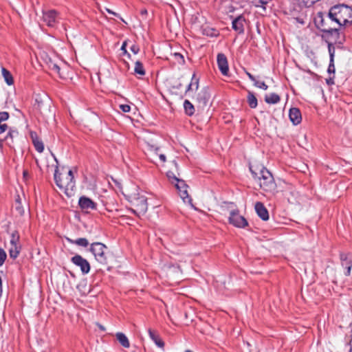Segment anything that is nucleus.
I'll use <instances>...</instances> for the list:
<instances>
[{
    "label": "nucleus",
    "mask_w": 352,
    "mask_h": 352,
    "mask_svg": "<svg viewBox=\"0 0 352 352\" xmlns=\"http://www.w3.org/2000/svg\"><path fill=\"white\" fill-rule=\"evenodd\" d=\"M332 14L331 9L328 12H318L314 21L316 28L324 32L323 37L335 43H341V30Z\"/></svg>",
    "instance_id": "obj_1"
},
{
    "label": "nucleus",
    "mask_w": 352,
    "mask_h": 352,
    "mask_svg": "<svg viewBox=\"0 0 352 352\" xmlns=\"http://www.w3.org/2000/svg\"><path fill=\"white\" fill-rule=\"evenodd\" d=\"M134 72L135 74L140 76H144L145 74V71L141 62L138 60L135 62Z\"/></svg>",
    "instance_id": "obj_25"
},
{
    "label": "nucleus",
    "mask_w": 352,
    "mask_h": 352,
    "mask_svg": "<svg viewBox=\"0 0 352 352\" xmlns=\"http://www.w3.org/2000/svg\"><path fill=\"white\" fill-rule=\"evenodd\" d=\"M8 127V126L6 124H2L0 122V134L4 133L7 130Z\"/></svg>",
    "instance_id": "obj_42"
},
{
    "label": "nucleus",
    "mask_w": 352,
    "mask_h": 352,
    "mask_svg": "<svg viewBox=\"0 0 352 352\" xmlns=\"http://www.w3.org/2000/svg\"><path fill=\"white\" fill-rule=\"evenodd\" d=\"M21 247L19 245H10L9 248V254L11 258H15L18 256Z\"/></svg>",
    "instance_id": "obj_24"
},
{
    "label": "nucleus",
    "mask_w": 352,
    "mask_h": 352,
    "mask_svg": "<svg viewBox=\"0 0 352 352\" xmlns=\"http://www.w3.org/2000/svg\"><path fill=\"white\" fill-rule=\"evenodd\" d=\"M328 50L330 56L331 62L334 61L335 47L331 43L328 42Z\"/></svg>",
    "instance_id": "obj_30"
},
{
    "label": "nucleus",
    "mask_w": 352,
    "mask_h": 352,
    "mask_svg": "<svg viewBox=\"0 0 352 352\" xmlns=\"http://www.w3.org/2000/svg\"><path fill=\"white\" fill-rule=\"evenodd\" d=\"M19 234L17 231H14L11 234L10 245H19Z\"/></svg>",
    "instance_id": "obj_26"
},
{
    "label": "nucleus",
    "mask_w": 352,
    "mask_h": 352,
    "mask_svg": "<svg viewBox=\"0 0 352 352\" xmlns=\"http://www.w3.org/2000/svg\"><path fill=\"white\" fill-rule=\"evenodd\" d=\"M173 164H174L175 168L177 170L178 169V164H177V163L175 161H173Z\"/></svg>",
    "instance_id": "obj_51"
},
{
    "label": "nucleus",
    "mask_w": 352,
    "mask_h": 352,
    "mask_svg": "<svg viewBox=\"0 0 352 352\" xmlns=\"http://www.w3.org/2000/svg\"><path fill=\"white\" fill-rule=\"evenodd\" d=\"M133 206V212L138 216L144 214L148 209L147 199L145 196L141 195L137 197H134L132 200Z\"/></svg>",
    "instance_id": "obj_6"
},
{
    "label": "nucleus",
    "mask_w": 352,
    "mask_h": 352,
    "mask_svg": "<svg viewBox=\"0 0 352 352\" xmlns=\"http://www.w3.org/2000/svg\"><path fill=\"white\" fill-rule=\"evenodd\" d=\"M195 79V74L192 75V79H191V82L188 85L187 89H186V92H188L190 91H192V90H195L194 88H193V80Z\"/></svg>",
    "instance_id": "obj_40"
},
{
    "label": "nucleus",
    "mask_w": 352,
    "mask_h": 352,
    "mask_svg": "<svg viewBox=\"0 0 352 352\" xmlns=\"http://www.w3.org/2000/svg\"><path fill=\"white\" fill-rule=\"evenodd\" d=\"M108 271H110L111 270V267H109L108 269H107Z\"/></svg>",
    "instance_id": "obj_56"
},
{
    "label": "nucleus",
    "mask_w": 352,
    "mask_h": 352,
    "mask_svg": "<svg viewBox=\"0 0 352 352\" xmlns=\"http://www.w3.org/2000/svg\"><path fill=\"white\" fill-rule=\"evenodd\" d=\"M289 119L291 122L294 124L297 125L300 123L302 120L301 113L297 108H292L289 110Z\"/></svg>",
    "instance_id": "obj_15"
},
{
    "label": "nucleus",
    "mask_w": 352,
    "mask_h": 352,
    "mask_svg": "<svg viewBox=\"0 0 352 352\" xmlns=\"http://www.w3.org/2000/svg\"><path fill=\"white\" fill-rule=\"evenodd\" d=\"M130 49L135 54H138L140 50L139 47L135 45H133Z\"/></svg>",
    "instance_id": "obj_44"
},
{
    "label": "nucleus",
    "mask_w": 352,
    "mask_h": 352,
    "mask_svg": "<svg viewBox=\"0 0 352 352\" xmlns=\"http://www.w3.org/2000/svg\"><path fill=\"white\" fill-rule=\"evenodd\" d=\"M184 107L186 113L188 116H192L195 112L194 105L188 100H186L184 102Z\"/></svg>",
    "instance_id": "obj_23"
},
{
    "label": "nucleus",
    "mask_w": 352,
    "mask_h": 352,
    "mask_svg": "<svg viewBox=\"0 0 352 352\" xmlns=\"http://www.w3.org/2000/svg\"><path fill=\"white\" fill-rule=\"evenodd\" d=\"M49 67L52 71H54L57 74H58L60 78H63V74L60 73V67L56 63L50 62V63L49 64Z\"/></svg>",
    "instance_id": "obj_29"
},
{
    "label": "nucleus",
    "mask_w": 352,
    "mask_h": 352,
    "mask_svg": "<svg viewBox=\"0 0 352 352\" xmlns=\"http://www.w3.org/2000/svg\"><path fill=\"white\" fill-rule=\"evenodd\" d=\"M30 136L36 150L39 153H42L44 150L43 142L37 137L35 132H31Z\"/></svg>",
    "instance_id": "obj_16"
},
{
    "label": "nucleus",
    "mask_w": 352,
    "mask_h": 352,
    "mask_svg": "<svg viewBox=\"0 0 352 352\" xmlns=\"http://www.w3.org/2000/svg\"><path fill=\"white\" fill-rule=\"evenodd\" d=\"M166 175L168 179L171 180L172 183H174L179 179V178L176 177L175 174L170 170L168 171Z\"/></svg>",
    "instance_id": "obj_34"
},
{
    "label": "nucleus",
    "mask_w": 352,
    "mask_h": 352,
    "mask_svg": "<svg viewBox=\"0 0 352 352\" xmlns=\"http://www.w3.org/2000/svg\"><path fill=\"white\" fill-rule=\"evenodd\" d=\"M99 327H100L102 330H104V328L102 325H99Z\"/></svg>",
    "instance_id": "obj_54"
},
{
    "label": "nucleus",
    "mask_w": 352,
    "mask_h": 352,
    "mask_svg": "<svg viewBox=\"0 0 352 352\" xmlns=\"http://www.w3.org/2000/svg\"><path fill=\"white\" fill-rule=\"evenodd\" d=\"M173 57L175 58V60L177 62L179 65H183L185 63L184 56L179 54V53H175L173 54Z\"/></svg>",
    "instance_id": "obj_31"
},
{
    "label": "nucleus",
    "mask_w": 352,
    "mask_h": 352,
    "mask_svg": "<svg viewBox=\"0 0 352 352\" xmlns=\"http://www.w3.org/2000/svg\"><path fill=\"white\" fill-rule=\"evenodd\" d=\"M271 0H256L255 6H262L264 7L267 5Z\"/></svg>",
    "instance_id": "obj_37"
},
{
    "label": "nucleus",
    "mask_w": 352,
    "mask_h": 352,
    "mask_svg": "<svg viewBox=\"0 0 352 352\" xmlns=\"http://www.w3.org/2000/svg\"><path fill=\"white\" fill-rule=\"evenodd\" d=\"M1 72L6 82L8 85H12L14 83V80L10 72L4 67H2Z\"/></svg>",
    "instance_id": "obj_22"
},
{
    "label": "nucleus",
    "mask_w": 352,
    "mask_h": 352,
    "mask_svg": "<svg viewBox=\"0 0 352 352\" xmlns=\"http://www.w3.org/2000/svg\"><path fill=\"white\" fill-rule=\"evenodd\" d=\"M7 255L4 250L0 248V264H3L6 259Z\"/></svg>",
    "instance_id": "obj_35"
},
{
    "label": "nucleus",
    "mask_w": 352,
    "mask_h": 352,
    "mask_svg": "<svg viewBox=\"0 0 352 352\" xmlns=\"http://www.w3.org/2000/svg\"><path fill=\"white\" fill-rule=\"evenodd\" d=\"M229 223L237 228H245L248 225L247 220L239 214V210H234L230 212Z\"/></svg>",
    "instance_id": "obj_7"
},
{
    "label": "nucleus",
    "mask_w": 352,
    "mask_h": 352,
    "mask_svg": "<svg viewBox=\"0 0 352 352\" xmlns=\"http://www.w3.org/2000/svg\"><path fill=\"white\" fill-rule=\"evenodd\" d=\"M247 102L250 108L254 109L258 105L257 98L254 94L250 91H248Z\"/></svg>",
    "instance_id": "obj_20"
},
{
    "label": "nucleus",
    "mask_w": 352,
    "mask_h": 352,
    "mask_svg": "<svg viewBox=\"0 0 352 352\" xmlns=\"http://www.w3.org/2000/svg\"><path fill=\"white\" fill-rule=\"evenodd\" d=\"M57 12L54 10H51L43 12V19L48 26L54 27L57 23Z\"/></svg>",
    "instance_id": "obj_11"
},
{
    "label": "nucleus",
    "mask_w": 352,
    "mask_h": 352,
    "mask_svg": "<svg viewBox=\"0 0 352 352\" xmlns=\"http://www.w3.org/2000/svg\"><path fill=\"white\" fill-rule=\"evenodd\" d=\"M193 88L195 90H197L199 88V80L195 76V79L193 80Z\"/></svg>",
    "instance_id": "obj_43"
},
{
    "label": "nucleus",
    "mask_w": 352,
    "mask_h": 352,
    "mask_svg": "<svg viewBox=\"0 0 352 352\" xmlns=\"http://www.w3.org/2000/svg\"><path fill=\"white\" fill-rule=\"evenodd\" d=\"M9 118V113L6 111L0 112V122H2L3 121L7 120Z\"/></svg>",
    "instance_id": "obj_36"
},
{
    "label": "nucleus",
    "mask_w": 352,
    "mask_h": 352,
    "mask_svg": "<svg viewBox=\"0 0 352 352\" xmlns=\"http://www.w3.org/2000/svg\"><path fill=\"white\" fill-rule=\"evenodd\" d=\"M185 352H193V351H190V350L188 349V350H186V351H185Z\"/></svg>",
    "instance_id": "obj_55"
},
{
    "label": "nucleus",
    "mask_w": 352,
    "mask_h": 352,
    "mask_svg": "<svg viewBox=\"0 0 352 352\" xmlns=\"http://www.w3.org/2000/svg\"><path fill=\"white\" fill-rule=\"evenodd\" d=\"M16 210L21 214L23 212V210H22L20 207H16Z\"/></svg>",
    "instance_id": "obj_50"
},
{
    "label": "nucleus",
    "mask_w": 352,
    "mask_h": 352,
    "mask_svg": "<svg viewBox=\"0 0 352 352\" xmlns=\"http://www.w3.org/2000/svg\"><path fill=\"white\" fill-rule=\"evenodd\" d=\"M159 157L162 162H166V156L164 154H160Z\"/></svg>",
    "instance_id": "obj_48"
},
{
    "label": "nucleus",
    "mask_w": 352,
    "mask_h": 352,
    "mask_svg": "<svg viewBox=\"0 0 352 352\" xmlns=\"http://www.w3.org/2000/svg\"><path fill=\"white\" fill-rule=\"evenodd\" d=\"M83 274H87L90 271V265H79Z\"/></svg>",
    "instance_id": "obj_38"
},
{
    "label": "nucleus",
    "mask_w": 352,
    "mask_h": 352,
    "mask_svg": "<svg viewBox=\"0 0 352 352\" xmlns=\"http://www.w3.org/2000/svg\"><path fill=\"white\" fill-rule=\"evenodd\" d=\"M340 260L342 263H346V264H352V255L350 254L341 253Z\"/></svg>",
    "instance_id": "obj_27"
},
{
    "label": "nucleus",
    "mask_w": 352,
    "mask_h": 352,
    "mask_svg": "<svg viewBox=\"0 0 352 352\" xmlns=\"http://www.w3.org/2000/svg\"><path fill=\"white\" fill-rule=\"evenodd\" d=\"M327 82L328 84L333 83L331 82V79L327 80Z\"/></svg>",
    "instance_id": "obj_53"
},
{
    "label": "nucleus",
    "mask_w": 352,
    "mask_h": 352,
    "mask_svg": "<svg viewBox=\"0 0 352 352\" xmlns=\"http://www.w3.org/2000/svg\"><path fill=\"white\" fill-rule=\"evenodd\" d=\"M17 135L18 131L16 130L10 129L9 132L8 133L6 137V140H8L10 138L12 141L13 138Z\"/></svg>",
    "instance_id": "obj_33"
},
{
    "label": "nucleus",
    "mask_w": 352,
    "mask_h": 352,
    "mask_svg": "<svg viewBox=\"0 0 352 352\" xmlns=\"http://www.w3.org/2000/svg\"><path fill=\"white\" fill-rule=\"evenodd\" d=\"M351 265H349L346 268V271L344 272V274L346 276H349L350 274H351Z\"/></svg>",
    "instance_id": "obj_46"
},
{
    "label": "nucleus",
    "mask_w": 352,
    "mask_h": 352,
    "mask_svg": "<svg viewBox=\"0 0 352 352\" xmlns=\"http://www.w3.org/2000/svg\"><path fill=\"white\" fill-rule=\"evenodd\" d=\"M250 171L253 177L258 182L260 187L265 192L274 193L276 189V184L272 173L265 167L250 166Z\"/></svg>",
    "instance_id": "obj_3"
},
{
    "label": "nucleus",
    "mask_w": 352,
    "mask_h": 352,
    "mask_svg": "<svg viewBox=\"0 0 352 352\" xmlns=\"http://www.w3.org/2000/svg\"><path fill=\"white\" fill-rule=\"evenodd\" d=\"M65 239L72 244H75L78 246L87 248L89 245V242L85 238H78L77 239H72L69 237H65Z\"/></svg>",
    "instance_id": "obj_18"
},
{
    "label": "nucleus",
    "mask_w": 352,
    "mask_h": 352,
    "mask_svg": "<svg viewBox=\"0 0 352 352\" xmlns=\"http://www.w3.org/2000/svg\"><path fill=\"white\" fill-rule=\"evenodd\" d=\"M197 102H198L199 107L204 109L210 100V94L208 91L204 89L198 93L197 96Z\"/></svg>",
    "instance_id": "obj_12"
},
{
    "label": "nucleus",
    "mask_w": 352,
    "mask_h": 352,
    "mask_svg": "<svg viewBox=\"0 0 352 352\" xmlns=\"http://www.w3.org/2000/svg\"><path fill=\"white\" fill-rule=\"evenodd\" d=\"M254 85L263 90H267L268 89V86L263 81L260 82L256 80L254 82Z\"/></svg>",
    "instance_id": "obj_32"
},
{
    "label": "nucleus",
    "mask_w": 352,
    "mask_h": 352,
    "mask_svg": "<svg viewBox=\"0 0 352 352\" xmlns=\"http://www.w3.org/2000/svg\"><path fill=\"white\" fill-rule=\"evenodd\" d=\"M245 19L242 16L240 15L234 19L232 21V28L236 31L239 34H242L244 32V22Z\"/></svg>",
    "instance_id": "obj_14"
},
{
    "label": "nucleus",
    "mask_w": 352,
    "mask_h": 352,
    "mask_svg": "<svg viewBox=\"0 0 352 352\" xmlns=\"http://www.w3.org/2000/svg\"><path fill=\"white\" fill-rule=\"evenodd\" d=\"M330 9L340 30L342 26L352 22V8L351 7L344 4H338Z\"/></svg>",
    "instance_id": "obj_4"
},
{
    "label": "nucleus",
    "mask_w": 352,
    "mask_h": 352,
    "mask_svg": "<svg viewBox=\"0 0 352 352\" xmlns=\"http://www.w3.org/2000/svg\"><path fill=\"white\" fill-rule=\"evenodd\" d=\"M126 42H124L121 47V50L124 51V54H126L127 52L126 50Z\"/></svg>",
    "instance_id": "obj_47"
},
{
    "label": "nucleus",
    "mask_w": 352,
    "mask_h": 352,
    "mask_svg": "<svg viewBox=\"0 0 352 352\" xmlns=\"http://www.w3.org/2000/svg\"><path fill=\"white\" fill-rule=\"evenodd\" d=\"M245 74L248 76V78L250 79V80H252V82H254L256 80L255 77L252 74H251L250 72L246 71Z\"/></svg>",
    "instance_id": "obj_45"
},
{
    "label": "nucleus",
    "mask_w": 352,
    "mask_h": 352,
    "mask_svg": "<svg viewBox=\"0 0 352 352\" xmlns=\"http://www.w3.org/2000/svg\"><path fill=\"white\" fill-rule=\"evenodd\" d=\"M120 108L122 109L123 112L127 113L131 111V107L128 104H121Z\"/></svg>",
    "instance_id": "obj_41"
},
{
    "label": "nucleus",
    "mask_w": 352,
    "mask_h": 352,
    "mask_svg": "<svg viewBox=\"0 0 352 352\" xmlns=\"http://www.w3.org/2000/svg\"><path fill=\"white\" fill-rule=\"evenodd\" d=\"M74 264H89L88 261L80 255H76L72 258Z\"/></svg>",
    "instance_id": "obj_28"
},
{
    "label": "nucleus",
    "mask_w": 352,
    "mask_h": 352,
    "mask_svg": "<svg viewBox=\"0 0 352 352\" xmlns=\"http://www.w3.org/2000/svg\"><path fill=\"white\" fill-rule=\"evenodd\" d=\"M349 345H350L349 352H352V335H351V339L350 342H349Z\"/></svg>",
    "instance_id": "obj_49"
},
{
    "label": "nucleus",
    "mask_w": 352,
    "mask_h": 352,
    "mask_svg": "<svg viewBox=\"0 0 352 352\" xmlns=\"http://www.w3.org/2000/svg\"><path fill=\"white\" fill-rule=\"evenodd\" d=\"M52 155L56 162L54 172L55 183L60 189L63 190L65 194L68 197H72L76 190V182L73 171L72 170H69L67 173L60 172L58 160L53 153Z\"/></svg>",
    "instance_id": "obj_2"
},
{
    "label": "nucleus",
    "mask_w": 352,
    "mask_h": 352,
    "mask_svg": "<svg viewBox=\"0 0 352 352\" xmlns=\"http://www.w3.org/2000/svg\"><path fill=\"white\" fill-rule=\"evenodd\" d=\"M116 339L119 342V343L124 348H129L130 347V342L128 339V338L126 336V335L122 332H118L116 334Z\"/></svg>",
    "instance_id": "obj_19"
},
{
    "label": "nucleus",
    "mask_w": 352,
    "mask_h": 352,
    "mask_svg": "<svg viewBox=\"0 0 352 352\" xmlns=\"http://www.w3.org/2000/svg\"><path fill=\"white\" fill-rule=\"evenodd\" d=\"M217 65L223 76H228L229 73V67L228 59L225 54L219 53L217 57Z\"/></svg>",
    "instance_id": "obj_10"
},
{
    "label": "nucleus",
    "mask_w": 352,
    "mask_h": 352,
    "mask_svg": "<svg viewBox=\"0 0 352 352\" xmlns=\"http://www.w3.org/2000/svg\"><path fill=\"white\" fill-rule=\"evenodd\" d=\"M328 72L329 74L331 73H333L334 74L335 73V65H334V61L333 62H331L329 63V67H328Z\"/></svg>",
    "instance_id": "obj_39"
},
{
    "label": "nucleus",
    "mask_w": 352,
    "mask_h": 352,
    "mask_svg": "<svg viewBox=\"0 0 352 352\" xmlns=\"http://www.w3.org/2000/svg\"><path fill=\"white\" fill-rule=\"evenodd\" d=\"M175 187L178 190L179 196L184 201L191 204L192 199L188 193V186L186 184L185 181L179 179L175 182Z\"/></svg>",
    "instance_id": "obj_8"
},
{
    "label": "nucleus",
    "mask_w": 352,
    "mask_h": 352,
    "mask_svg": "<svg viewBox=\"0 0 352 352\" xmlns=\"http://www.w3.org/2000/svg\"><path fill=\"white\" fill-rule=\"evenodd\" d=\"M107 248L102 243L96 242L91 245L90 251L99 263L107 262L106 254Z\"/></svg>",
    "instance_id": "obj_5"
},
{
    "label": "nucleus",
    "mask_w": 352,
    "mask_h": 352,
    "mask_svg": "<svg viewBox=\"0 0 352 352\" xmlns=\"http://www.w3.org/2000/svg\"><path fill=\"white\" fill-rule=\"evenodd\" d=\"M78 206L80 210L85 212L96 210L97 204L86 196H81L78 200Z\"/></svg>",
    "instance_id": "obj_9"
},
{
    "label": "nucleus",
    "mask_w": 352,
    "mask_h": 352,
    "mask_svg": "<svg viewBox=\"0 0 352 352\" xmlns=\"http://www.w3.org/2000/svg\"><path fill=\"white\" fill-rule=\"evenodd\" d=\"M280 96L275 93H272L265 96V101L268 104H276L280 101Z\"/></svg>",
    "instance_id": "obj_21"
},
{
    "label": "nucleus",
    "mask_w": 352,
    "mask_h": 352,
    "mask_svg": "<svg viewBox=\"0 0 352 352\" xmlns=\"http://www.w3.org/2000/svg\"><path fill=\"white\" fill-rule=\"evenodd\" d=\"M148 332L150 338L155 342V344L160 348H164V342L160 338V336L151 329H148Z\"/></svg>",
    "instance_id": "obj_17"
},
{
    "label": "nucleus",
    "mask_w": 352,
    "mask_h": 352,
    "mask_svg": "<svg viewBox=\"0 0 352 352\" xmlns=\"http://www.w3.org/2000/svg\"><path fill=\"white\" fill-rule=\"evenodd\" d=\"M255 210L258 216L263 221H267L269 219V213L267 208L263 203L256 202L255 204Z\"/></svg>",
    "instance_id": "obj_13"
},
{
    "label": "nucleus",
    "mask_w": 352,
    "mask_h": 352,
    "mask_svg": "<svg viewBox=\"0 0 352 352\" xmlns=\"http://www.w3.org/2000/svg\"><path fill=\"white\" fill-rule=\"evenodd\" d=\"M248 271H249L250 273H257V272L252 271L251 269H248Z\"/></svg>",
    "instance_id": "obj_52"
}]
</instances>
